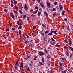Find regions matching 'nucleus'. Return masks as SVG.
I'll use <instances>...</instances> for the list:
<instances>
[{"instance_id": "31", "label": "nucleus", "mask_w": 73, "mask_h": 73, "mask_svg": "<svg viewBox=\"0 0 73 73\" xmlns=\"http://www.w3.org/2000/svg\"><path fill=\"white\" fill-rule=\"evenodd\" d=\"M48 35L49 36H52V33L51 32L50 33H48Z\"/></svg>"}, {"instance_id": "16", "label": "nucleus", "mask_w": 73, "mask_h": 73, "mask_svg": "<svg viewBox=\"0 0 73 73\" xmlns=\"http://www.w3.org/2000/svg\"><path fill=\"white\" fill-rule=\"evenodd\" d=\"M66 53L67 56H69V52H66Z\"/></svg>"}, {"instance_id": "50", "label": "nucleus", "mask_w": 73, "mask_h": 73, "mask_svg": "<svg viewBox=\"0 0 73 73\" xmlns=\"http://www.w3.org/2000/svg\"><path fill=\"white\" fill-rule=\"evenodd\" d=\"M13 1L11 0V4H13Z\"/></svg>"}, {"instance_id": "22", "label": "nucleus", "mask_w": 73, "mask_h": 73, "mask_svg": "<svg viewBox=\"0 0 73 73\" xmlns=\"http://www.w3.org/2000/svg\"><path fill=\"white\" fill-rule=\"evenodd\" d=\"M23 63H21L20 64L21 67V68H23Z\"/></svg>"}, {"instance_id": "53", "label": "nucleus", "mask_w": 73, "mask_h": 73, "mask_svg": "<svg viewBox=\"0 0 73 73\" xmlns=\"http://www.w3.org/2000/svg\"><path fill=\"white\" fill-rule=\"evenodd\" d=\"M27 19L28 20H30V19H29L28 17H27Z\"/></svg>"}, {"instance_id": "11", "label": "nucleus", "mask_w": 73, "mask_h": 73, "mask_svg": "<svg viewBox=\"0 0 73 73\" xmlns=\"http://www.w3.org/2000/svg\"><path fill=\"white\" fill-rule=\"evenodd\" d=\"M16 63V64H15V65L16 66H19V64L18 63H19V61H17L16 62H15Z\"/></svg>"}, {"instance_id": "4", "label": "nucleus", "mask_w": 73, "mask_h": 73, "mask_svg": "<svg viewBox=\"0 0 73 73\" xmlns=\"http://www.w3.org/2000/svg\"><path fill=\"white\" fill-rule=\"evenodd\" d=\"M50 43L51 44V45H55L56 43L54 41H51L50 42Z\"/></svg>"}, {"instance_id": "23", "label": "nucleus", "mask_w": 73, "mask_h": 73, "mask_svg": "<svg viewBox=\"0 0 73 73\" xmlns=\"http://www.w3.org/2000/svg\"><path fill=\"white\" fill-rule=\"evenodd\" d=\"M31 57V56H29L27 57L25 59V60H27V59H28V58H30Z\"/></svg>"}, {"instance_id": "19", "label": "nucleus", "mask_w": 73, "mask_h": 73, "mask_svg": "<svg viewBox=\"0 0 73 73\" xmlns=\"http://www.w3.org/2000/svg\"><path fill=\"white\" fill-rule=\"evenodd\" d=\"M22 28V26H21V25H20V26L18 27V29H21Z\"/></svg>"}, {"instance_id": "49", "label": "nucleus", "mask_w": 73, "mask_h": 73, "mask_svg": "<svg viewBox=\"0 0 73 73\" xmlns=\"http://www.w3.org/2000/svg\"><path fill=\"white\" fill-rule=\"evenodd\" d=\"M59 64H60V66H62V63H61V62H59Z\"/></svg>"}, {"instance_id": "24", "label": "nucleus", "mask_w": 73, "mask_h": 73, "mask_svg": "<svg viewBox=\"0 0 73 73\" xmlns=\"http://www.w3.org/2000/svg\"><path fill=\"white\" fill-rule=\"evenodd\" d=\"M49 32V30H47V31H46L45 32V34H46L48 33V32Z\"/></svg>"}, {"instance_id": "5", "label": "nucleus", "mask_w": 73, "mask_h": 73, "mask_svg": "<svg viewBox=\"0 0 73 73\" xmlns=\"http://www.w3.org/2000/svg\"><path fill=\"white\" fill-rule=\"evenodd\" d=\"M46 4L48 8H50V2H47L46 3Z\"/></svg>"}, {"instance_id": "46", "label": "nucleus", "mask_w": 73, "mask_h": 73, "mask_svg": "<svg viewBox=\"0 0 73 73\" xmlns=\"http://www.w3.org/2000/svg\"><path fill=\"white\" fill-rule=\"evenodd\" d=\"M54 31H51L50 32L52 34H53V33H54Z\"/></svg>"}, {"instance_id": "63", "label": "nucleus", "mask_w": 73, "mask_h": 73, "mask_svg": "<svg viewBox=\"0 0 73 73\" xmlns=\"http://www.w3.org/2000/svg\"><path fill=\"white\" fill-rule=\"evenodd\" d=\"M56 46H57V47H59V46H60V45H57Z\"/></svg>"}, {"instance_id": "2", "label": "nucleus", "mask_w": 73, "mask_h": 73, "mask_svg": "<svg viewBox=\"0 0 73 73\" xmlns=\"http://www.w3.org/2000/svg\"><path fill=\"white\" fill-rule=\"evenodd\" d=\"M59 8H60V12H61L62 11L63 9V7H62V6L61 5H59Z\"/></svg>"}, {"instance_id": "45", "label": "nucleus", "mask_w": 73, "mask_h": 73, "mask_svg": "<svg viewBox=\"0 0 73 73\" xmlns=\"http://www.w3.org/2000/svg\"><path fill=\"white\" fill-rule=\"evenodd\" d=\"M14 66L15 69H16V70H17V67L16 66Z\"/></svg>"}, {"instance_id": "12", "label": "nucleus", "mask_w": 73, "mask_h": 73, "mask_svg": "<svg viewBox=\"0 0 73 73\" xmlns=\"http://www.w3.org/2000/svg\"><path fill=\"white\" fill-rule=\"evenodd\" d=\"M15 5H16L17 4V2L16 1H14V2L13 3Z\"/></svg>"}, {"instance_id": "27", "label": "nucleus", "mask_w": 73, "mask_h": 73, "mask_svg": "<svg viewBox=\"0 0 73 73\" xmlns=\"http://www.w3.org/2000/svg\"><path fill=\"white\" fill-rule=\"evenodd\" d=\"M47 58L48 59H49V58H50V55H48V56H47Z\"/></svg>"}, {"instance_id": "51", "label": "nucleus", "mask_w": 73, "mask_h": 73, "mask_svg": "<svg viewBox=\"0 0 73 73\" xmlns=\"http://www.w3.org/2000/svg\"><path fill=\"white\" fill-rule=\"evenodd\" d=\"M27 69L28 71H30V69H29L28 68H27Z\"/></svg>"}, {"instance_id": "26", "label": "nucleus", "mask_w": 73, "mask_h": 73, "mask_svg": "<svg viewBox=\"0 0 73 73\" xmlns=\"http://www.w3.org/2000/svg\"><path fill=\"white\" fill-rule=\"evenodd\" d=\"M70 49H71V50H72V52H73V48L72 47H69Z\"/></svg>"}, {"instance_id": "21", "label": "nucleus", "mask_w": 73, "mask_h": 73, "mask_svg": "<svg viewBox=\"0 0 73 73\" xmlns=\"http://www.w3.org/2000/svg\"><path fill=\"white\" fill-rule=\"evenodd\" d=\"M25 43L26 44H28V43H29V41L27 40V41H25Z\"/></svg>"}, {"instance_id": "41", "label": "nucleus", "mask_w": 73, "mask_h": 73, "mask_svg": "<svg viewBox=\"0 0 73 73\" xmlns=\"http://www.w3.org/2000/svg\"><path fill=\"white\" fill-rule=\"evenodd\" d=\"M41 34L42 35V36H44V33H41Z\"/></svg>"}, {"instance_id": "47", "label": "nucleus", "mask_w": 73, "mask_h": 73, "mask_svg": "<svg viewBox=\"0 0 73 73\" xmlns=\"http://www.w3.org/2000/svg\"><path fill=\"white\" fill-rule=\"evenodd\" d=\"M54 33L55 34V35H57V33L56 32V31H54Z\"/></svg>"}, {"instance_id": "42", "label": "nucleus", "mask_w": 73, "mask_h": 73, "mask_svg": "<svg viewBox=\"0 0 73 73\" xmlns=\"http://www.w3.org/2000/svg\"><path fill=\"white\" fill-rule=\"evenodd\" d=\"M23 19H25L26 17V15H24L23 16Z\"/></svg>"}, {"instance_id": "37", "label": "nucleus", "mask_w": 73, "mask_h": 73, "mask_svg": "<svg viewBox=\"0 0 73 73\" xmlns=\"http://www.w3.org/2000/svg\"><path fill=\"white\" fill-rule=\"evenodd\" d=\"M64 20L65 21H68V19H67L65 18L64 19Z\"/></svg>"}, {"instance_id": "56", "label": "nucleus", "mask_w": 73, "mask_h": 73, "mask_svg": "<svg viewBox=\"0 0 73 73\" xmlns=\"http://www.w3.org/2000/svg\"><path fill=\"white\" fill-rule=\"evenodd\" d=\"M11 6L12 7H13V4H11Z\"/></svg>"}, {"instance_id": "18", "label": "nucleus", "mask_w": 73, "mask_h": 73, "mask_svg": "<svg viewBox=\"0 0 73 73\" xmlns=\"http://www.w3.org/2000/svg\"><path fill=\"white\" fill-rule=\"evenodd\" d=\"M40 5L42 7V8H44V5L43 3H40Z\"/></svg>"}, {"instance_id": "35", "label": "nucleus", "mask_w": 73, "mask_h": 73, "mask_svg": "<svg viewBox=\"0 0 73 73\" xmlns=\"http://www.w3.org/2000/svg\"><path fill=\"white\" fill-rule=\"evenodd\" d=\"M48 53V51L47 50H45V54H46V53Z\"/></svg>"}, {"instance_id": "7", "label": "nucleus", "mask_w": 73, "mask_h": 73, "mask_svg": "<svg viewBox=\"0 0 73 73\" xmlns=\"http://www.w3.org/2000/svg\"><path fill=\"white\" fill-rule=\"evenodd\" d=\"M42 61L43 63H44V62H45V60L44 59V58L43 57L42 58Z\"/></svg>"}, {"instance_id": "40", "label": "nucleus", "mask_w": 73, "mask_h": 73, "mask_svg": "<svg viewBox=\"0 0 73 73\" xmlns=\"http://www.w3.org/2000/svg\"><path fill=\"white\" fill-rule=\"evenodd\" d=\"M17 23L18 25H19V24H20V22H19V21H17Z\"/></svg>"}, {"instance_id": "36", "label": "nucleus", "mask_w": 73, "mask_h": 73, "mask_svg": "<svg viewBox=\"0 0 73 73\" xmlns=\"http://www.w3.org/2000/svg\"><path fill=\"white\" fill-rule=\"evenodd\" d=\"M14 13H15V14H17V11H14Z\"/></svg>"}, {"instance_id": "3", "label": "nucleus", "mask_w": 73, "mask_h": 73, "mask_svg": "<svg viewBox=\"0 0 73 73\" xmlns=\"http://www.w3.org/2000/svg\"><path fill=\"white\" fill-rule=\"evenodd\" d=\"M10 16L11 17H12V19H15V16H14V15H13V13H10Z\"/></svg>"}, {"instance_id": "59", "label": "nucleus", "mask_w": 73, "mask_h": 73, "mask_svg": "<svg viewBox=\"0 0 73 73\" xmlns=\"http://www.w3.org/2000/svg\"><path fill=\"white\" fill-rule=\"evenodd\" d=\"M37 58L36 57H35L34 59V60H36V59Z\"/></svg>"}, {"instance_id": "13", "label": "nucleus", "mask_w": 73, "mask_h": 73, "mask_svg": "<svg viewBox=\"0 0 73 73\" xmlns=\"http://www.w3.org/2000/svg\"><path fill=\"white\" fill-rule=\"evenodd\" d=\"M19 12L20 14H21V15H23V12H22V11H21V10H19Z\"/></svg>"}, {"instance_id": "20", "label": "nucleus", "mask_w": 73, "mask_h": 73, "mask_svg": "<svg viewBox=\"0 0 73 73\" xmlns=\"http://www.w3.org/2000/svg\"><path fill=\"white\" fill-rule=\"evenodd\" d=\"M67 29L68 30V31H69L70 30V28H69V26H68L67 27Z\"/></svg>"}, {"instance_id": "62", "label": "nucleus", "mask_w": 73, "mask_h": 73, "mask_svg": "<svg viewBox=\"0 0 73 73\" xmlns=\"http://www.w3.org/2000/svg\"><path fill=\"white\" fill-rule=\"evenodd\" d=\"M19 37H20V38H22V36H21V35H19Z\"/></svg>"}, {"instance_id": "52", "label": "nucleus", "mask_w": 73, "mask_h": 73, "mask_svg": "<svg viewBox=\"0 0 73 73\" xmlns=\"http://www.w3.org/2000/svg\"><path fill=\"white\" fill-rule=\"evenodd\" d=\"M54 4L55 5H56V4H57V2H55L54 3Z\"/></svg>"}, {"instance_id": "9", "label": "nucleus", "mask_w": 73, "mask_h": 73, "mask_svg": "<svg viewBox=\"0 0 73 73\" xmlns=\"http://www.w3.org/2000/svg\"><path fill=\"white\" fill-rule=\"evenodd\" d=\"M56 16H57V15H56V13H54L53 15V17H56Z\"/></svg>"}, {"instance_id": "28", "label": "nucleus", "mask_w": 73, "mask_h": 73, "mask_svg": "<svg viewBox=\"0 0 73 73\" xmlns=\"http://www.w3.org/2000/svg\"><path fill=\"white\" fill-rule=\"evenodd\" d=\"M51 38L52 41H55V40H54L52 37H51Z\"/></svg>"}, {"instance_id": "29", "label": "nucleus", "mask_w": 73, "mask_h": 73, "mask_svg": "<svg viewBox=\"0 0 73 73\" xmlns=\"http://www.w3.org/2000/svg\"><path fill=\"white\" fill-rule=\"evenodd\" d=\"M55 65L56 66H57L58 65V63H55Z\"/></svg>"}, {"instance_id": "39", "label": "nucleus", "mask_w": 73, "mask_h": 73, "mask_svg": "<svg viewBox=\"0 0 73 73\" xmlns=\"http://www.w3.org/2000/svg\"><path fill=\"white\" fill-rule=\"evenodd\" d=\"M9 33H8L6 35V37H9Z\"/></svg>"}, {"instance_id": "38", "label": "nucleus", "mask_w": 73, "mask_h": 73, "mask_svg": "<svg viewBox=\"0 0 73 73\" xmlns=\"http://www.w3.org/2000/svg\"><path fill=\"white\" fill-rule=\"evenodd\" d=\"M39 64L40 65H43V64H42V63H41V62H40Z\"/></svg>"}, {"instance_id": "8", "label": "nucleus", "mask_w": 73, "mask_h": 73, "mask_svg": "<svg viewBox=\"0 0 73 73\" xmlns=\"http://www.w3.org/2000/svg\"><path fill=\"white\" fill-rule=\"evenodd\" d=\"M38 9H37L36 11H34V12L33 13V14H36V13H37V12H38Z\"/></svg>"}, {"instance_id": "64", "label": "nucleus", "mask_w": 73, "mask_h": 73, "mask_svg": "<svg viewBox=\"0 0 73 73\" xmlns=\"http://www.w3.org/2000/svg\"><path fill=\"white\" fill-rule=\"evenodd\" d=\"M9 29H7L6 31H9Z\"/></svg>"}, {"instance_id": "10", "label": "nucleus", "mask_w": 73, "mask_h": 73, "mask_svg": "<svg viewBox=\"0 0 73 73\" xmlns=\"http://www.w3.org/2000/svg\"><path fill=\"white\" fill-rule=\"evenodd\" d=\"M56 9L55 8H53L52 10H51V11L52 12H54V11H56Z\"/></svg>"}, {"instance_id": "54", "label": "nucleus", "mask_w": 73, "mask_h": 73, "mask_svg": "<svg viewBox=\"0 0 73 73\" xmlns=\"http://www.w3.org/2000/svg\"><path fill=\"white\" fill-rule=\"evenodd\" d=\"M29 46H30L31 47V48H33V46H32V45L31 44H30Z\"/></svg>"}, {"instance_id": "33", "label": "nucleus", "mask_w": 73, "mask_h": 73, "mask_svg": "<svg viewBox=\"0 0 73 73\" xmlns=\"http://www.w3.org/2000/svg\"><path fill=\"white\" fill-rule=\"evenodd\" d=\"M42 25L44 27H45V28H46V27L45 26V25L44 24H42Z\"/></svg>"}, {"instance_id": "17", "label": "nucleus", "mask_w": 73, "mask_h": 73, "mask_svg": "<svg viewBox=\"0 0 73 73\" xmlns=\"http://www.w3.org/2000/svg\"><path fill=\"white\" fill-rule=\"evenodd\" d=\"M64 14H65V11H62V16H63Z\"/></svg>"}, {"instance_id": "57", "label": "nucleus", "mask_w": 73, "mask_h": 73, "mask_svg": "<svg viewBox=\"0 0 73 73\" xmlns=\"http://www.w3.org/2000/svg\"><path fill=\"white\" fill-rule=\"evenodd\" d=\"M39 56H44V55H43V54H39Z\"/></svg>"}, {"instance_id": "58", "label": "nucleus", "mask_w": 73, "mask_h": 73, "mask_svg": "<svg viewBox=\"0 0 73 73\" xmlns=\"http://www.w3.org/2000/svg\"><path fill=\"white\" fill-rule=\"evenodd\" d=\"M4 11H5V12H7V10L6 9H5Z\"/></svg>"}, {"instance_id": "30", "label": "nucleus", "mask_w": 73, "mask_h": 73, "mask_svg": "<svg viewBox=\"0 0 73 73\" xmlns=\"http://www.w3.org/2000/svg\"><path fill=\"white\" fill-rule=\"evenodd\" d=\"M41 14V12H40V11H39L38 12V15H40Z\"/></svg>"}, {"instance_id": "43", "label": "nucleus", "mask_w": 73, "mask_h": 73, "mask_svg": "<svg viewBox=\"0 0 73 73\" xmlns=\"http://www.w3.org/2000/svg\"><path fill=\"white\" fill-rule=\"evenodd\" d=\"M64 48H66V49L68 48V47H67V46H64Z\"/></svg>"}, {"instance_id": "32", "label": "nucleus", "mask_w": 73, "mask_h": 73, "mask_svg": "<svg viewBox=\"0 0 73 73\" xmlns=\"http://www.w3.org/2000/svg\"><path fill=\"white\" fill-rule=\"evenodd\" d=\"M19 35H21V31L20 30H19Z\"/></svg>"}, {"instance_id": "44", "label": "nucleus", "mask_w": 73, "mask_h": 73, "mask_svg": "<svg viewBox=\"0 0 73 73\" xmlns=\"http://www.w3.org/2000/svg\"><path fill=\"white\" fill-rule=\"evenodd\" d=\"M33 29H35L36 28V26H34L33 27Z\"/></svg>"}, {"instance_id": "34", "label": "nucleus", "mask_w": 73, "mask_h": 73, "mask_svg": "<svg viewBox=\"0 0 73 73\" xmlns=\"http://www.w3.org/2000/svg\"><path fill=\"white\" fill-rule=\"evenodd\" d=\"M70 56L71 58L72 57H73V55H72V54H70Z\"/></svg>"}, {"instance_id": "14", "label": "nucleus", "mask_w": 73, "mask_h": 73, "mask_svg": "<svg viewBox=\"0 0 73 73\" xmlns=\"http://www.w3.org/2000/svg\"><path fill=\"white\" fill-rule=\"evenodd\" d=\"M44 14L46 16H48V13L46 11L44 12Z\"/></svg>"}, {"instance_id": "1", "label": "nucleus", "mask_w": 73, "mask_h": 73, "mask_svg": "<svg viewBox=\"0 0 73 73\" xmlns=\"http://www.w3.org/2000/svg\"><path fill=\"white\" fill-rule=\"evenodd\" d=\"M23 8L25 11H28V7H27V5L26 4H25V5H24L23 6Z\"/></svg>"}, {"instance_id": "48", "label": "nucleus", "mask_w": 73, "mask_h": 73, "mask_svg": "<svg viewBox=\"0 0 73 73\" xmlns=\"http://www.w3.org/2000/svg\"><path fill=\"white\" fill-rule=\"evenodd\" d=\"M35 9H38V7L37 6L35 7Z\"/></svg>"}, {"instance_id": "60", "label": "nucleus", "mask_w": 73, "mask_h": 73, "mask_svg": "<svg viewBox=\"0 0 73 73\" xmlns=\"http://www.w3.org/2000/svg\"><path fill=\"white\" fill-rule=\"evenodd\" d=\"M15 9L17 11H18V9H17V8H16Z\"/></svg>"}, {"instance_id": "15", "label": "nucleus", "mask_w": 73, "mask_h": 73, "mask_svg": "<svg viewBox=\"0 0 73 73\" xmlns=\"http://www.w3.org/2000/svg\"><path fill=\"white\" fill-rule=\"evenodd\" d=\"M39 53L40 54H43V55H44V52H41V51H40L39 52Z\"/></svg>"}, {"instance_id": "6", "label": "nucleus", "mask_w": 73, "mask_h": 73, "mask_svg": "<svg viewBox=\"0 0 73 73\" xmlns=\"http://www.w3.org/2000/svg\"><path fill=\"white\" fill-rule=\"evenodd\" d=\"M68 41L69 42V44H70V45H72V42L71 41V39H70L68 40Z\"/></svg>"}, {"instance_id": "55", "label": "nucleus", "mask_w": 73, "mask_h": 73, "mask_svg": "<svg viewBox=\"0 0 73 73\" xmlns=\"http://www.w3.org/2000/svg\"><path fill=\"white\" fill-rule=\"evenodd\" d=\"M11 29H12V30H15V28H13Z\"/></svg>"}, {"instance_id": "25", "label": "nucleus", "mask_w": 73, "mask_h": 73, "mask_svg": "<svg viewBox=\"0 0 73 73\" xmlns=\"http://www.w3.org/2000/svg\"><path fill=\"white\" fill-rule=\"evenodd\" d=\"M66 71L65 70H64L63 71H62V73H66Z\"/></svg>"}, {"instance_id": "61", "label": "nucleus", "mask_w": 73, "mask_h": 73, "mask_svg": "<svg viewBox=\"0 0 73 73\" xmlns=\"http://www.w3.org/2000/svg\"><path fill=\"white\" fill-rule=\"evenodd\" d=\"M30 66H32V64H30Z\"/></svg>"}]
</instances>
